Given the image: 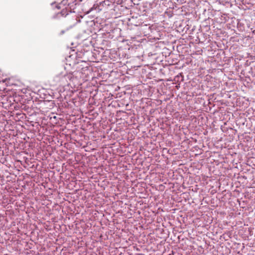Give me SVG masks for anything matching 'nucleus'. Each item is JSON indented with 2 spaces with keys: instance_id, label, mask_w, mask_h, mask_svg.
Returning a JSON list of instances; mask_svg holds the SVG:
<instances>
[{
  "instance_id": "nucleus-1",
  "label": "nucleus",
  "mask_w": 255,
  "mask_h": 255,
  "mask_svg": "<svg viewBox=\"0 0 255 255\" xmlns=\"http://www.w3.org/2000/svg\"><path fill=\"white\" fill-rule=\"evenodd\" d=\"M62 0L57 6L58 9H62L60 14L62 16H65L68 14V12H75V9L79 6L80 0Z\"/></svg>"
}]
</instances>
